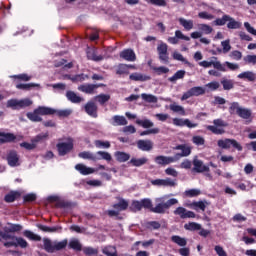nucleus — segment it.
<instances>
[{"label": "nucleus", "mask_w": 256, "mask_h": 256, "mask_svg": "<svg viewBox=\"0 0 256 256\" xmlns=\"http://www.w3.org/2000/svg\"><path fill=\"white\" fill-rule=\"evenodd\" d=\"M19 231H23V226L21 224H13L8 222L6 226L0 229V243H2V245L8 249L9 247H21V249H27L29 247L27 240L13 234L19 233Z\"/></svg>", "instance_id": "1"}, {"label": "nucleus", "mask_w": 256, "mask_h": 256, "mask_svg": "<svg viewBox=\"0 0 256 256\" xmlns=\"http://www.w3.org/2000/svg\"><path fill=\"white\" fill-rule=\"evenodd\" d=\"M42 241H43L44 249L47 253H55L56 251H63V249H65L67 245L69 246V249H73L74 251H81V249H83L81 242L77 238H72L70 239V241L67 239H64L61 241H57V240L52 241L49 238H43Z\"/></svg>", "instance_id": "2"}, {"label": "nucleus", "mask_w": 256, "mask_h": 256, "mask_svg": "<svg viewBox=\"0 0 256 256\" xmlns=\"http://www.w3.org/2000/svg\"><path fill=\"white\" fill-rule=\"evenodd\" d=\"M53 108L47 106H39L33 112H28L26 117L33 123H41L43 118L41 115H53Z\"/></svg>", "instance_id": "3"}, {"label": "nucleus", "mask_w": 256, "mask_h": 256, "mask_svg": "<svg viewBox=\"0 0 256 256\" xmlns=\"http://www.w3.org/2000/svg\"><path fill=\"white\" fill-rule=\"evenodd\" d=\"M225 127H229V124L225 120L218 118L213 120V125L206 126V129L214 135H225Z\"/></svg>", "instance_id": "4"}, {"label": "nucleus", "mask_w": 256, "mask_h": 256, "mask_svg": "<svg viewBox=\"0 0 256 256\" xmlns=\"http://www.w3.org/2000/svg\"><path fill=\"white\" fill-rule=\"evenodd\" d=\"M217 145L220 149H231V147H233V149H236L237 151H243V146H241L235 139H220L218 140Z\"/></svg>", "instance_id": "5"}, {"label": "nucleus", "mask_w": 256, "mask_h": 256, "mask_svg": "<svg viewBox=\"0 0 256 256\" xmlns=\"http://www.w3.org/2000/svg\"><path fill=\"white\" fill-rule=\"evenodd\" d=\"M177 203H179V200H177V198H171L165 203H159L155 207H152L151 212L163 214L165 213L166 209H170L171 207H173V205H177Z\"/></svg>", "instance_id": "6"}, {"label": "nucleus", "mask_w": 256, "mask_h": 256, "mask_svg": "<svg viewBox=\"0 0 256 256\" xmlns=\"http://www.w3.org/2000/svg\"><path fill=\"white\" fill-rule=\"evenodd\" d=\"M200 95H205V88L194 86L182 95L181 101H187V99H191V97H199Z\"/></svg>", "instance_id": "7"}, {"label": "nucleus", "mask_w": 256, "mask_h": 256, "mask_svg": "<svg viewBox=\"0 0 256 256\" xmlns=\"http://www.w3.org/2000/svg\"><path fill=\"white\" fill-rule=\"evenodd\" d=\"M157 52L159 61H161V63H164V65H169V52L167 44L163 42L160 43L157 46Z\"/></svg>", "instance_id": "8"}, {"label": "nucleus", "mask_w": 256, "mask_h": 256, "mask_svg": "<svg viewBox=\"0 0 256 256\" xmlns=\"http://www.w3.org/2000/svg\"><path fill=\"white\" fill-rule=\"evenodd\" d=\"M58 153L61 157L73 151V139L69 138L67 142H60L56 145Z\"/></svg>", "instance_id": "9"}, {"label": "nucleus", "mask_w": 256, "mask_h": 256, "mask_svg": "<svg viewBox=\"0 0 256 256\" xmlns=\"http://www.w3.org/2000/svg\"><path fill=\"white\" fill-rule=\"evenodd\" d=\"M115 210H108L109 217H119L120 211H125L127 209L128 204L125 200H120V203L114 204Z\"/></svg>", "instance_id": "10"}, {"label": "nucleus", "mask_w": 256, "mask_h": 256, "mask_svg": "<svg viewBox=\"0 0 256 256\" xmlns=\"http://www.w3.org/2000/svg\"><path fill=\"white\" fill-rule=\"evenodd\" d=\"M173 125L176 127H188V129H195V127H198L199 124L192 123L189 119H181V118H173Z\"/></svg>", "instance_id": "11"}, {"label": "nucleus", "mask_w": 256, "mask_h": 256, "mask_svg": "<svg viewBox=\"0 0 256 256\" xmlns=\"http://www.w3.org/2000/svg\"><path fill=\"white\" fill-rule=\"evenodd\" d=\"M199 65H200V67H204L205 69L213 66L214 69H217V71H222V72L227 71V68H225V65L221 64L220 61H216V62L210 61L209 62L207 60H204V61L199 62Z\"/></svg>", "instance_id": "12"}, {"label": "nucleus", "mask_w": 256, "mask_h": 256, "mask_svg": "<svg viewBox=\"0 0 256 256\" xmlns=\"http://www.w3.org/2000/svg\"><path fill=\"white\" fill-rule=\"evenodd\" d=\"M154 161L157 165H161L162 167H165V165H171V163H176L177 160L175 159V156H156L154 158Z\"/></svg>", "instance_id": "13"}, {"label": "nucleus", "mask_w": 256, "mask_h": 256, "mask_svg": "<svg viewBox=\"0 0 256 256\" xmlns=\"http://www.w3.org/2000/svg\"><path fill=\"white\" fill-rule=\"evenodd\" d=\"M174 215H179L181 219H195L196 214L193 211H189L185 209L184 207H178L174 211Z\"/></svg>", "instance_id": "14"}, {"label": "nucleus", "mask_w": 256, "mask_h": 256, "mask_svg": "<svg viewBox=\"0 0 256 256\" xmlns=\"http://www.w3.org/2000/svg\"><path fill=\"white\" fill-rule=\"evenodd\" d=\"M192 164L194 165L192 171H194V173H206L207 171H209V166H205L203 164V161L195 158L192 162Z\"/></svg>", "instance_id": "15"}, {"label": "nucleus", "mask_w": 256, "mask_h": 256, "mask_svg": "<svg viewBox=\"0 0 256 256\" xmlns=\"http://www.w3.org/2000/svg\"><path fill=\"white\" fill-rule=\"evenodd\" d=\"M7 161L10 167H17L19 166V155L15 151L10 150L7 154Z\"/></svg>", "instance_id": "16"}, {"label": "nucleus", "mask_w": 256, "mask_h": 256, "mask_svg": "<svg viewBox=\"0 0 256 256\" xmlns=\"http://www.w3.org/2000/svg\"><path fill=\"white\" fill-rule=\"evenodd\" d=\"M137 147L140 151H151L153 149V142L151 140H138Z\"/></svg>", "instance_id": "17"}, {"label": "nucleus", "mask_w": 256, "mask_h": 256, "mask_svg": "<svg viewBox=\"0 0 256 256\" xmlns=\"http://www.w3.org/2000/svg\"><path fill=\"white\" fill-rule=\"evenodd\" d=\"M100 86L97 84H83L78 87V91H82V93H87L91 95L95 89H98Z\"/></svg>", "instance_id": "18"}, {"label": "nucleus", "mask_w": 256, "mask_h": 256, "mask_svg": "<svg viewBox=\"0 0 256 256\" xmlns=\"http://www.w3.org/2000/svg\"><path fill=\"white\" fill-rule=\"evenodd\" d=\"M37 227L38 229H40V231H43L44 233H61V231L63 230L61 226L49 227L39 224Z\"/></svg>", "instance_id": "19"}, {"label": "nucleus", "mask_w": 256, "mask_h": 256, "mask_svg": "<svg viewBox=\"0 0 256 256\" xmlns=\"http://www.w3.org/2000/svg\"><path fill=\"white\" fill-rule=\"evenodd\" d=\"M86 113L90 115V117H97V104L95 102H88L84 107Z\"/></svg>", "instance_id": "20"}, {"label": "nucleus", "mask_w": 256, "mask_h": 256, "mask_svg": "<svg viewBox=\"0 0 256 256\" xmlns=\"http://www.w3.org/2000/svg\"><path fill=\"white\" fill-rule=\"evenodd\" d=\"M76 171H79V173H81V175H91L93 173H95V169L91 168V167H87L84 164H77L75 166Z\"/></svg>", "instance_id": "21"}, {"label": "nucleus", "mask_w": 256, "mask_h": 256, "mask_svg": "<svg viewBox=\"0 0 256 256\" xmlns=\"http://www.w3.org/2000/svg\"><path fill=\"white\" fill-rule=\"evenodd\" d=\"M207 205H209L207 201H194L189 205V207L190 209H194V211H205V209H207Z\"/></svg>", "instance_id": "22"}, {"label": "nucleus", "mask_w": 256, "mask_h": 256, "mask_svg": "<svg viewBox=\"0 0 256 256\" xmlns=\"http://www.w3.org/2000/svg\"><path fill=\"white\" fill-rule=\"evenodd\" d=\"M130 163L133 167H143V165H147L149 163V158L142 157V158H135L133 157L130 159Z\"/></svg>", "instance_id": "23"}, {"label": "nucleus", "mask_w": 256, "mask_h": 256, "mask_svg": "<svg viewBox=\"0 0 256 256\" xmlns=\"http://www.w3.org/2000/svg\"><path fill=\"white\" fill-rule=\"evenodd\" d=\"M78 157H80V159H88V161H97L98 159L96 154L91 151L80 152Z\"/></svg>", "instance_id": "24"}, {"label": "nucleus", "mask_w": 256, "mask_h": 256, "mask_svg": "<svg viewBox=\"0 0 256 256\" xmlns=\"http://www.w3.org/2000/svg\"><path fill=\"white\" fill-rule=\"evenodd\" d=\"M16 137L12 133L0 132V143H11L15 141Z\"/></svg>", "instance_id": "25"}, {"label": "nucleus", "mask_w": 256, "mask_h": 256, "mask_svg": "<svg viewBox=\"0 0 256 256\" xmlns=\"http://www.w3.org/2000/svg\"><path fill=\"white\" fill-rule=\"evenodd\" d=\"M181 153H176L174 155V159H176V161H179V159H181V157H189V155H191V147L187 146L184 144V148H182Z\"/></svg>", "instance_id": "26"}, {"label": "nucleus", "mask_w": 256, "mask_h": 256, "mask_svg": "<svg viewBox=\"0 0 256 256\" xmlns=\"http://www.w3.org/2000/svg\"><path fill=\"white\" fill-rule=\"evenodd\" d=\"M179 24L185 29V31H191L194 27L193 20H187L185 18L178 19Z\"/></svg>", "instance_id": "27"}, {"label": "nucleus", "mask_w": 256, "mask_h": 256, "mask_svg": "<svg viewBox=\"0 0 256 256\" xmlns=\"http://www.w3.org/2000/svg\"><path fill=\"white\" fill-rule=\"evenodd\" d=\"M112 125L114 127L121 126V125H127V118L124 116L116 115L112 118Z\"/></svg>", "instance_id": "28"}, {"label": "nucleus", "mask_w": 256, "mask_h": 256, "mask_svg": "<svg viewBox=\"0 0 256 256\" xmlns=\"http://www.w3.org/2000/svg\"><path fill=\"white\" fill-rule=\"evenodd\" d=\"M66 97L68 101H71V103H81V101H83V98L75 94L73 91H68L66 93Z\"/></svg>", "instance_id": "29"}, {"label": "nucleus", "mask_w": 256, "mask_h": 256, "mask_svg": "<svg viewBox=\"0 0 256 256\" xmlns=\"http://www.w3.org/2000/svg\"><path fill=\"white\" fill-rule=\"evenodd\" d=\"M171 242L176 243V245H179V247L187 246V239H185L179 235H173L171 237Z\"/></svg>", "instance_id": "30"}, {"label": "nucleus", "mask_w": 256, "mask_h": 256, "mask_svg": "<svg viewBox=\"0 0 256 256\" xmlns=\"http://www.w3.org/2000/svg\"><path fill=\"white\" fill-rule=\"evenodd\" d=\"M6 107L19 111L21 109V100L10 99L7 101Z\"/></svg>", "instance_id": "31"}, {"label": "nucleus", "mask_w": 256, "mask_h": 256, "mask_svg": "<svg viewBox=\"0 0 256 256\" xmlns=\"http://www.w3.org/2000/svg\"><path fill=\"white\" fill-rule=\"evenodd\" d=\"M136 125H139L140 127H143V129H151V127H154V123L149 119H137Z\"/></svg>", "instance_id": "32"}, {"label": "nucleus", "mask_w": 256, "mask_h": 256, "mask_svg": "<svg viewBox=\"0 0 256 256\" xmlns=\"http://www.w3.org/2000/svg\"><path fill=\"white\" fill-rule=\"evenodd\" d=\"M238 79H246L247 81H255V73L251 71L242 72L238 75Z\"/></svg>", "instance_id": "33"}, {"label": "nucleus", "mask_w": 256, "mask_h": 256, "mask_svg": "<svg viewBox=\"0 0 256 256\" xmlns=\"http://www.w3.org/2000/svg\"><path fill=\"white\" fill-rule=\"evenodd\" d=\"M228 29H241V22L235 20V18L229 16L228 23H227Z\"/></svg>", "instance_id": "34"}, {"label": "nucleus", "mask_w": 256, "mask_h": 256, "mask_svg": "<svg viewBox=\"0 0 256 256\" xmlns=\"http://www.w3.org/2000/svg\"><path fill=\"white\" fill-rule=\"evenodd\" d=\"M251 115H253V112L248 108H240L238 111V117H241V119H251Z\"/></svg>", "instance_id": "35"}, {"label": "nucleus", "mask_w": 256, "mask_h": 256, "mask_svg": "<svg viewBox=\"0 0 256 256\" xmlns=\"http://www.w3.org/2000/svg\"><path fill=\"white\" fill-rule=\"evenodd\" d=\"M229 21V15L224 14L222 18H217L213 21V25H216V27H223V25H227V22Z\"/></svg>", "instance_id": "36"}, {"label": "nucleus", "mask_w": 256, "mask_h": 256, "mask_svg": "<svg viewBox=\"0 0 256 256\" xmlns=\"http://www.w3.org/2000/svg\"><path fill=\"white\" fill-rule=\"evenodd\" d=\"M33 87H41L40 84L37 83H28V84H18L16 85V89H21L22 91H31Z\"/></svg>", "instance_id": "37"}, {"label": "nucleus", "mask_w": 256, "mask_h": 256, "mask_svg": "<svg viewBox=\"0 0 256 256\" xmlns=\"http://www.w3.org/2000/svg\"><path fill=\"white\" fill-rule=\"evenodd\" d=\"M87 57L91 61H103V56H97V52L94 49H90L87 51Z\"/></svg>", "instance_id": "38"}, {"label": "nucleus", "mask_w": 256, "mask_h": 256, "mask_svg": "<svg viewBox=\"0 0 256 256\" xmlns=\"http://www.w3.org/2000/svg\"><path fill=\"white\" fill-rule=\"evenodd\" d=\"M130 79L132 81H149V79H151V77L143 75L141 73H132L130 75Z\"/></svg>", "instance_id": "39"}, {"label": "nucleus", "mask_w": 256, "mask_h": 256, "mask_svg": "<svg viewBox=\"0 0 256 256\" xmlns=\"http://www.w3.org/2000/svg\"><path fill=\"white\" fill-rule=\"evenodd\" d=\"M97 161H101L103 159L104 161H111L113 157L109 154V152L105 151H98L96 152Z\"/></svg>", "instance_id": "40"}, {"label": "nucleus", "mask_w": 256, "mask_h": 256, "mask_svg": "<svg viewBox=\"0 0 256 256\" xmlns=\"http://www.w3.org/2000/svg\"><path fill=\"white\" fill-rule=\"evenodd\" d=\"M198 29L204 35H211V33H213V27L208 24H199Z\"/></svg>", "instance_id": "41"}, {"label": "nucleus", "mask_w": 256, "mask_h": 256, "mask_svg": "<svg viewBox=\"0 0 256 256\" xmlns=\"http://www.w3.org/2000/svg\"><path fill=\"white\" fill-rule=\"evenodd\" d=\"M23 235L27 237V239H30V241H41V236L33 233L31 230H25Z\"/></svg>", "instance_id": "42"}, {"label": "nucleus", "mask_w": 256, "mask_h": 256, "mask_svg": "<svg viewBox=\"0 0 256 256\" xmlns=\"http://www.w3.org/2000/svg\"><path fill=\"white\" fill-rule=\"evenodd\" d=\"M184 229H186V231H201V224L189 222L184 225Z\"/></svg>", "instance_id": "43"}, {"label": "nucleus", "mask_w": 256, "mask_h": 256, "mask_svg": "<svg viewBox=\"0 0 256 256\" xmlns=\"http://www.w3.org/2000/svg\"><path fill=\"white\" fill-rule=\"evenodd\" d=\"M173 59H175V61H182V63H184L185 65H188V67H193L191 62H189L187 59H185V57H183V54H181L179 52L173 53Z\"/></svg>", "instance_id": "44"}, {"label": "nucleus", "mask_w": 256, "mask_h": 256, "mask_svg": "<svg viewBox=\"0 0 256 256\" xmlns=\"http://www.w3.org/2000/svg\"><path fill=\"white\" fill-rule=\"evenodd\" d=\"M115 158L119 163H125V161H129V154L125 152H115L114 154Z\"/></svg>", "instance_id": "45"}, {"label": "nucleus", "mask_w": 256, "mask_h": 256, "mask_svg": "<svg viewBox=\"0 0 256 256\" xmlns=\"http://www.w3.org/2000/svg\"><path fill=\"white\" fill-rule=\"evenodd\" d=\"M52 115H57L58 117H69L71 113H73V110L71 109H64V110H55L53 109Z\"/></svg>", "instance_id": "46"}, {"label": "nucleus", "mask_w": 256, "mask_h": 256, "mask_svg": "<svg viewBox=\"0 0 256 256\" xmlns=\"http://www.w3.org/2000/svg\"><path fill=\"white\" fill-rule=\"evenodd\" d=\"M141 98L146 103H157V101H158L157 96H155L153 94H145V93H143V94H141Z\"/></svg>", "instance_id": "47"}, {"label": "nucleus", "mask_w": 256, "mask_h": 256, "mask_svg": "<svg viewBox=\"0 0 256 256\" xmlns=\"http://www.w3.org/2000/svg\"><path fill=\"white\" fill-rule=\"evenodd\" d=\"M221 85H222L224 91H231V89H233V87H235V85L233 84V80H229V79L221 80Z\"/></svg>", "instance_id": "48"}, {"label": "nucleus", "mask_w": 256, "mask_h": 256, "mask_svg": "<svg viewBox=\"0 0 256 256\" xmlns=\"http://www.w3.org/2000/svg\"><path fill=\"white\" fill-rule=\"evenodd\" d=\"M185 77V70H178L172 77L168 79L171 83H175L178 79H183Z\"/></svg>", "instance_id": "49"}, {"label": "nucleus", "mask_w": 256, "mask_h": 256, "mask_svg": "<svg viewBox=\"0 0 256 256\" xmlns=\"http://www.w3.org/2000/svg\"><path fill=\"white\" fill-rule=\"evenodd\" d=\"M241 109V107L239 106V102H232L230 104V107L228 109L230 115H239V110Z\"/></svg>", "instance_id": "50"}, {"label": "nucleus", "mask_w": 256, "mask_h": 256, "mask_svg": "<svg viewBox=\"0 0 256 256\" xmlns=\"http://www.w3.org/2000/svg\"><path fill=\"white\" fill-rule=\"evenodd\" d=\"M48 138H49V132L40 133L32 139V143H36V144L41 143V141H45Z\"/></svg>", "instance_id": "51"}, {"label": "nucleus", "mask_w": 256, "mask_h": 256, "mask_svg": "<svg viewBox=\"0 0 256 256\" xmlns=\"http://www.w3.org/2000/svg\"><path fill=\"white\" fill-rule=\"evenodd\" d=\"M53 201H57L56 207L59 209H67L69 207V202H65V200H59L57 196L51 197Z\"/></svg>", "instance_id": "52"}, {"label": "nucleus", "mask_w": 256, "mask_h": 256, "mask_svg": "<svg viewBox=\"0 0 256 256\" xmlns=\"http://www.w3.org/2000/svg\"><path fill=\"white\" fill-rule=\"evenodd\" d=\"M102 251L104 255L117 256V249L115 248V246H107Z\"/></svg>", "instance_id": "53"}, {"label": "nucleus", "mask_w": 256, "mask_h": 256, "mask_svg": "<svg viewBox=\"0 0 256 256\" xmlns=\"http://www.w3.org/2000/svg\"><path fill=\"white\" fill-rule=\"evenodd\" d=\"M170 110L174 113H180V115H185V108L177 104H170Z\"/></svg>", "instance_id": "54"}, {"label": "nucleus", "mask_w": 256, "mask_h": 256, "mask_svg": "<svg viewBox=\"0 0 256 256\" xmlns=\"http://www.w3.org/2000/svg\"><path fill=\"white\" fill-rule=\"evenodd\" d=\"M147 3L154 5L155 7H167L166 0H147Z\"/></svg>", "instance_id": "55"}, {"label": "nucleus", "mask_w": 256, "mask_h": 256, "mask_svg": "<svg viewBox=\"0 0 256 256\" xmlns=\"http://www.w3.org/2000/svg\"><path fill=\"white\" fill-rule=\"evenodd\" d=\"M141 201L142 209H149L150 211L153 209V202H151V199L144 198Z\"/></svg>", "instance_id": "56"}, {"label": "nucleus", "mask_w": 256, "mask_h": 256, "mask_svg": "<svg viewBox=\"0 0 256 256\" xmlns=\"http://www.w3.org/2000/svg\"><path fill=\"white\" fill-rule=\"evenodd\" d=\"M186 197H199L201 195V190L199 189H189L184 192Z\"/></svg>", "instance_id": "57"}, {"label": "nucleus", "mask_w": 256, "mask_h": 256, "mask_svg": "<svg viewBox=\"0 0 256 256\" xmlns=\"http://www.w3.org/2000/svg\"><path fill=\"white\" fill-rule=\"evenodd\" d=\"M17 197H19L18 192H10L5 196V201L6 203H13Z\"/></svg>", "instance_id": "58"}, {"label": "nucleus", "mask_w": 256, "mask_h": 256, "mask_svg": "<svg viewBox=\"0 0 256 256\" xmlns=\"http://www.w3.org/2000/svg\"><path fill=\"white\" fill-rule=\"evenodd\" d=\"M153 71H155V73L157 75H165V74L169 73V68H167L165 66L153 67Z\"/></svg>", "instance_id": "59"}, {"label": "nucleus", "mask_w": 256, "mask_h": 256, "mask_svg": "<svg viewBox=\"0 0 256 256\" xmlns=\"http://www.w3.org/2000/svg\"><path fill=\"white\" fill-rule=\"evenodd\" d=\"M192 143H194V145H197L198 147L201 145H205V138H203L202 136H193Z\"/></svg>", "instance_id": "60"}, {"label": "nucleus", "mask_w": 256, "mask_h": 256, "mask_svg": "<svg viewBox=\"0 0 256 256\" xmlns=\"http://www.w3.org/2000/svg\"><path fill=\"white\" fill-rule=\"evenodd\" d=\"M246 65H256V55H247L244 57Z\"/></svg>", "instance_id": "61"}, {"label": "nucleus", "mask_w": 256, "mask_h": 256, "mask_svg": "<svg viewBox=\"0 0 256 256\" xmlns=\"http://www.w3.org/2000/svg\"><path fill=\"white\" fill-rule=\"evenodd\" d=\"M146 227L147 229H161V223L157 222V221H150L146 223Z\"/></svg>", "instance_id": "62"}, {"label": "nucleus", "mask_w": 256, "mask_h": 256, "mask_svg": "<svg viewBox=\"0 0 256 256\" xmlns=\"http://www.w3.org/2000/svg\"><path fill=\"white\" fill-rule=\"evenodd\" d=\"M205 87L209 88L210 91H217V89L221 87V84H219L217 81H212L206 84Z\"/></svg>", "instance_id": "63"}, {"label": "nucleus", "mask_w": 256, "mask_h": 256, "mask_svg": "<svg viewBox=\"0 0 256 256\" xmlns=\"http://www.w3.org/2000/svg\"><path fill=\"white\" fill-rule=\"evenodd\" d=\"M214 251L216 252V255H218V256H227V252L225 251V249H223V246H221V245H216L214 247Z\"/></svg>", "instance_id": "64"}]
</instances>
